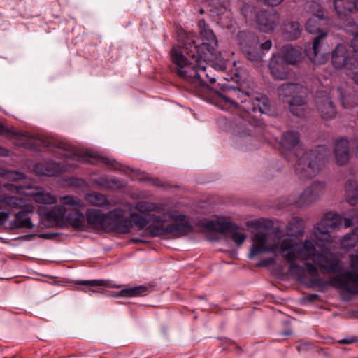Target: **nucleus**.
Masks as SVG:
<instances>
[{
	"label": "nucleus",
	"mask_w": 358,
	"mask_h": 358,
	"mask_svg": "<svg viewBox=\"0 0 358 358\" xmlns=\"http://www.w3.org/2000/svg\"><path fill=\"white\" fill-rule=\"evenodd\" d=\"M134 209L145 215L131 213V222L140 230L148 226L147 231L152 236L171 235L178 237L192 230V227L186 221L185 215L177 212L163 213L166 210L164 203L138 201L135 204Z\"/></svg>",
	"instance_id": "1"
},
{
	"label": "nucleus",
	"mask_w": 358,
	"mask_h": 358,
	"mask_svg": "<svg viewBox=\"0 0 358 358\" xmlns=\"http://www.w3.org/2000/svg\"><path fill=\"white\" fill-rule=\"evenodd\" d=\"M170 55L174 70L182 79L201 86L207 85L208 81L215 83L214 69L208 64L214 59L205 61L203 57L188 59L178 48H172Z\"/></svg>",
	"instance_id": "2"
},
{
	"label": "nucleus",
	"mask_w": 358,
	"mask_h": 358,
	"mask_svg": "<svg viewBox=\"0 0 358 358\" xmlns=\"http://www.w3.org/2000/svg\"><path fill=\"white\" fill-rule=\"evenodd\" d=\"M220 105L223 110L241 109L248 114H262L268 111V99L264 96L253 97L238 88L229 89L220 95Z\"/></svg>",
	"instance_id": "3"
},
{
	"label": "nucleus",
	"mask_w": 358,
	"mask_h": 358,
	"mask_svg": "<svg viewBox=\"0 0 358 358\" xmlns=\"http://www.w3.org/2000/svg\"><path fill=\"white\" fill-rule=\"evenodd\" d=\"M199 33L203 42L198 44L193 38H188L184 47L177 46L189 58H202L206 60L217 59L220 52L217 50V40L213 31L208 27L203 20L198 22Z\"/></svg>",
	"instance_id": "4"
},
{
	"label": "nucleus",
	"mask_w": 358,
	"mask_h": 358,
	"mask_svg": "<svg viewBox=\"0 0 358 358\" xmlns=\"http://www.w3.org/2000/svg\"><path fill=\"white\" fill-rule=\"evenodd\" d=\"M344 28L354 36L352 41L353 53L343 44H338L331 54V63L336 69H352L358 66V48H355L358 41V26L351 18H347Z\"/></svg>",
	"instance_id": "5"
},
{
	"label": "nucleus",
	"mask_w": 358,
	"mask_h": 358,
	"mask_svg": "<svg viewBox=\"0 0 358 358\" xmlns=\"http://www.w3.org/2000/svg\"><path fill=\"white\" fill-rule=\"evenodd\" d=\"M328 152L324 146L304 152L295 164V172L301 179L315 177L324 166Z\"/></svg>",
	"instance_id": "6"
},
{
	"label": "nucleus",
	"mask_w": 358,
	"mask_h": 358,
	"mask_svg": "<svg viewBox=\"0 0 358 358\" xmlns=\"http://www.w3.org/2000/svg\"><path fill=\"white\" fill-rule=\"evenodd\" d=\"M330 285L341 289L350 295L358 294V272L347 271L330 278L328 282L317 276H313L309 280L308 287L325 288Z\"/></svg>",
	"instance_id": "7"
},
{
	"label": "nucleus",
	"mask_w": 358,
	"mask_h": 358,
	"mask_svg": "<svg viewBox=\"0 0 358 358\" xmlns=\"http://www.w3.org/2000/svg\"><path fill=\"white\" fill-rule=\"evenodd\" d=\"M279 251L287 262L296 261L298 259L303 261L308 259L313 261L314 255L317 252L311 241L307 239L303 242L295 243L292 238L282 240Z\"/></svg>",
	"instance_id": "8"
},
{
	"label": "nucleus",
	"mask_w": 358,
	"mask_h": 358,
	"mask_svg": "<svg viewBox=\"0 0 358 358\" xmlns=\"http://www.w3.org/2000/svg\"><path fill=\"white\" fill-rule=\"evenodd\" d=\"M342 217L336 213L328 212L313 229L317 240L327 243L332 242L329 233L335 231L342 224Z\"/></svg>",
	"instance_id": "9"
},
{
	"label": "nucleus",
	"mask_w": 358,
	"mask_h": 358,
	"mask_svg": "<svg viewBox=\"0 0 358 358\" xmlns=\"http://www.w3.org/2000/svg\"><path fill=\"white\" fill-rule=\"evenodd\" d=\"M236 38L248 59L253 62L262 59V55L259 50V40L255 34L248 31H240Z\"/></svg>",
	"instance_id": "10"
},
{
	"label": "nucleus",
	"mask_w": 358,
	"mask_h": 358,
	"mask_svg": "<svg viewBox=\"0 0 358 358\" xmlns=\"http://www.w3.org/2000/svg\"><path fill=\"white\" fill-rule=\"evenodd\" d=\"M327 21H320L313 22V25L315 27V31H308L310 34H319L315 37L312 45H307L305 48V52L308 57L315 64H323L327 59V55L321 52L322 40L326 37L327 32L321 30V26L323 22Z\"/></svg>",
	"instance_id": "11"
},
{
	"label": "nucleus",
	"mask_w": 358,
	"mask_h": 358,
	"mask_svg": "<svg viewBox=\"0 0 358 358\" xmlns=\"http://www.w3.org/2000/svg\"><path fill=\"white\" fill-rule=\"evenodd\" d=\"M203 227L209 231L231 234V239L238 246L241 245L246 238L244 233L238 231V226L232 222L210 220L206 222Z\"/></svg>",
	"instance_id": "12"
},
{
	"label": "nucleus",
	"mask_w": 358,
	"mask_h": 358,
	"mask_svg": "<svg viewBox=\"0 0 358 358\" xmlns=\"http://www.w3.org/2000/svg\"><path fill=\"white\" fill-rule=\"evenodd\" d=\"M124 210L115 209L108 213L106 231L125 234L129 231L131 222L124 216Z\"/></svg>",
	"instance_id": "13"
},
{
	"label": "nucleus",
	"mask_w": 358,
	"mask_h": 358,
	"mask_svg": "<svg viewBox=\"0 0 358 358\" xmlns=\"http://www.w3.org/2000/svg\"><path fill=\"white\" fill-rule=\"evenodd\" d=\"M313 262L320 267V268L328 273H336L341 268V262L339 259L332 253L317 252L313 258Z\"/></svg>",
	"instance_id": "14"
},
{
	"label": "nucleus",
	"mask_w": 358,
	"mask_h": 358,
	"mask_svg": "<svg viewBox=\"0 0 358 358\" xmlns=\"http://www.w3.org/2000/svg\"><path fill=\"white\" fill-rule=\"evenodd\" d=\"M325 191V184L313 182L299 196L296 203L299 206L310 205L320 199Z\"/></svg>",
	"instance_id": "15"
},
{
	"label": "nucleus",
	"mask_w": 358,
	"mask_h": 358,
	"mask_svg": "<svg viewBox=\"0 0 358 358\" xmlns=\"http://www.w3.org/2000/svg\"><path fill=\"white\" fill-rule=\"evenodd\" d=\"M258 29L266 33L273 31L279 24V15L275 11L261 10L255 15Z\"/></svg>",
	"instance_id": "16"
},
{
	"label": "nucleus",
	"mask_w": 358,
	"mask_h": 358,
	"mask_svg": "<svg viewBox=\"0 0 358 358\" xmlns=\"http://www.w3.org/2000/svg\"><path fill=\"white\" fill-rule=\"evenodd\" d=\"M267 240L268 237L266 234L263 232L256 233L252 239L253 244L249 253V257L252 258L254 256L262 252H273L276 254L278 248V245L271 244L266 245Z\"/></svg>",
	"instance_id": "17"
},
{
	"label": "nucleus",
	"mask_w": 358,
	"mask_h": 358,
	"mask_svg": "<svg viewBox=\"0 0 358 358\" xmlns=\"http://www.w3.org/2000/svg\"><path fill=\"white\" fill-rule=\"evenodd\" d=\"M280 145L283 155H286V152H289L295 157H298L302 149L299 147V136L297 132L287 131L285 133L280 141Z\"/></svg>",
	"instance_id": "18"
},
{
	"label": "nucleus",
	"mask_w": 358,
	"mask_h": 358,
	"mask_svg": "<svg viewBox=\"0 0 358 358\" xmlns=\"http://www.w3.org/2000/svg\"><path fill=\"white\" fill-rule=\"evenodd\" d=\"M316 106L323 120H329L336 117V110L329 95L327 92H322L317 96Z\"/></svg>",
	"instance_id": "19"
},
{
	"label": "nucleus",
	"mask_w": 358,
	"mask_h": 358,
	"mask_svg": "<svg viewBox=\"0 0 358 358\" xmlns=\"http://www.w3.org/2000/svg\"><path fill=\"white\" fill-rule=\"evenodd\" d=\"M334 154L336 163L339 166L345 165L350 160V142L345 138H340L334 144Z\"/></svg>",
	"instance_id": "20"
},
{
	"label": "nucleus",
	"mask_w": 358,
	"mask_h": 358,
	"mask_svg": "<svg viewBox=\"0 0 358 358\" xmlns=\"http://www.w3.org/2000/svg\"><path fill=\"white\" fill-rule=\"evenodd\" d=\"M32 213V208H27L17 212L14 215V220L9 222L8 228L10 229H32L34 227V224L29 216V214Z\"/></svg>",
	"instance_id": "21"
},
{
	"label": "nucleus",
	"mask_w": 358,
	"mask_h": 358,
	"mask_svg": "<svg viewBox=\"0 0 358 358\" xmlns=\"http://www.w3.org/2000/svg\"><path fill=\"white\" fill-rule=\"evenodd\" d=\"M309 12L312 16L308 19L306 24L307 31H315V27L313 25V22L320 21H328V17L324 14V10L321 5L316 1H311L308 5Z\"/></svg>",
	"instance_id": "22"
},
{
	"label": "nucleus",
	"mask_w": 358,
	"mask_h": 358,
	"mask_svg": "<svg viewBox=\"0 0 358 358\" xmlns=\"http://www.w3.org/2000/svg\"><path fill=\"white\" fill-rule=\"evenodd\" d=\"M269 68L272 76L276 80L287 79L290 71L289 65L277 56L271 59Z\"/></svg>",
	"instance_id": "23"
},
{
	"label": "nucleus",
	"mask_w": 358,
	"mask_h": 358,
	"mask_svg": "<svg viewBox=\"0 0 358 358\" xmlns=\"http://www.w3.org/2000/svg\"><path fill=\"white\" fill-rule=\"evenodd\" d=\"M306 97V89L303 87L302 92H297L292 96L289 101L290 112L297 117H306L305 103Z\"/></svg>",
	"instance_id": "24"
},
{
	"label": "nucleus",
	"mask_w": 358,
	"mask_h": 358,
	"mask_svg": "<svg viewBox=\"0 0 358 358\" xmlns=\"http://www.w3.org/2000/svg\"><path fill=\"white\" fill-rule=\"evenodd\" d=\"M26 189L31 190L30 192L26 193V195L33 197L36 203L50 205L57 202V199L54 195L38 187L27 186Z\"/></svg>",
	"instance_id": "25"
},
{
	"label": "nucleus",
	"mask_w": 358,
	"mask_h": 358,
	"mask_svg": "<svg viewBox=\"0 0 358 358\" xmlns=\"http://www.w3.org/2000/svg\"><path fill=\"white\" fill-rule=\"evenodd\" d=\"M108 213L105 214L100 210L90 209L86 212V220L89 224L96 228L106 230Z\"/></svg>",
	"instance_id": "26"
},
{
	"label": "nucleus",
	"mask_w": 358,
	"mask_h": 358,
	"mask_svg": "<svg viewBox=\"0 0 358 358\" xmlns=\"http://www.w3.org/2000/svg\"><path fill=\"white\" fill-rule=\"evenodd\" d=\"M334 6L341 18L348 16L354 10H358V0H334Z\"/></svg>",
	"instance_id": "27"
},
{
	"label": "nucleus",
	"mask_w": 358,
	"mask_h": 358,
	"mask_svg": "<svg viewBox=\"0 0 358 358\" xmlns=\"http://www.w3.org/2000/svg\"><path fill=\"white\" fill-rule=\"evenodd\" d=\"M282 59L283 62L289 64H296L302 57L301 49L294 48L292 45H286L283 48L281 55L277 56Z\"/></svg>",
	"instance_id": "28"
},
{
	"label": "nucleus",
	"mask_w": 358,
	"mask_h": 358,
	"mask_svg": "<svg viewBox=\"0 0 358 358\" xmlns=\"http://www.w3.org/2000/svg\"><path fill=\"white\" fill-rule=\"evenodd\" d=\"M345 199L351 206L358 203V186L355 180H348L345 183Z\"/></svg>",
	"instance_id": "29"
},
{
	"label": "nucleus",
	"mask_w": 358,
	"mask_h": 358,
	"mask_svg": "<svg viewBox=\"0 0 358 358\" xmlns=\"http://www.w3.org/2000/svg\"><path fill=\"white\" fill-rule=\"evenodd\" d=\"M66 211V208L63 205L56 206L45 214V218L48 222L59 224L63 222Z\"/></svg>",
	"instance_id": "30"
},
{
	"label": "nucleus",
	"mask_w": 358,
	"mask_h": 358,
	"mask_svg": "<svg viewBox=\"0 0 358 358\" xmlns=\"http://www.w3.org/2000/svg\"><path fill=\"white\" fill-rule=\"evenodd\" d=\"M1 203L15 209L28 207V201L24 197L17 196H5L1 199Z\"/></svg>",
	"instance_id": "31"
},
{
	"label": "nucleus",
	"mask_w": 358,
	"mask_h": 358,
	"mask_svg": "<svg viewBox=\"0 0 358 358\" xmlns=\"http://www.w3.org/2000/svg\"><path fill=\"white\" fill-rule=\"evenodd\" d=\"M66 220L73 228L78 230H85V217L83 214L78 210L73 209L71 213L67 215Z\"/></svg>",
	"instance_id": "32"
},
{
	"label": "nucleus",
	"mask_w": 358,
	"mask_h": 358,
	"mask_svg": "<svg viewBox=\"0 0 358 358\" xmlns=\"http://www.w3.org/2000/svg\"><path fill=\"white\" fill-rule=\"evenodd\" d=\"M303 90V85L292 83L282 84L278 90L279 95L285 97H292L297 92H302Z\"/></svg>",
	"instance_id": "33"
},
{
	"label": "nucleus",
	"mask_w": 358,
	"mask_h": 358,
	"mask_svg": "<svg viewBox=\"0 0 358 358\" xmlns=\"http://www.w3.org/2000/svg\"><path fill=\"white\" fill-rule=\"evenodd\" d=\"M85 200L92 206L99 207H106L110 206V202L105 195L92 192L85 195Z\"/></svg>",
	"instance_id": "34"
},
{
	"label": "nucleus",
	"mask_w": 358,
	"mask_h": 358,
	"mask_svg": "<svg viewBox=\"0 0 358 358\" xmlns=\"http://www.w3.org/2000/svg\"><path fill=\"white\" fill-rule=\"evenodd\" d=\"M148 291V287L144 285H139L122 289L119 292L118 296L122 297H136L145 295Z\"/></svg>",
	"instance_id": "35"
},
{
	"label": "nucleus",
	"mask_w": 358,
	"mask_h": 358,
	"mask_svg": "<svg viewBox=\"0 0 358 358\" xmlns=\"http://www.w3.org/2000/svg\"><path fill=\"white\" fill-rule=\"evenodd\" d=\"M89 155L94 160L90 161L92 164H103L110 169L117 170L120 167V164L115 160L104 156H100L96 153H91Z\"/></svg>",
	"instance_id": "36"
},
{
	"label": "nucleus",
	"mask_w": 358,
	"mask_h": 358,
	"mask_svg": "<svg viewBox=\"0 0 358 358\" xmlns=\"http://www.w3.org/2000/svg\"><path fill=\"white\" fill-rule=\"evenodd\" d=\"M0 135L6 136L8 138L18 137L19 139L22 141V143H20V145L25 148H29L28 143L24 141H30L31 138H27V136L21 135L20 134L13 131L11 129L5 127L1 123H0Z\"/></svg>",
	"instance_id": "37"
},
{
	"label": "nucleus",
	"mask_w": 358,
	"mask_h": 358,
	"mask_svg": "<svg viewBox=\"0 0 358 358\" xmlns=\"http://www.w3.org/2000/svg\"><path fill=\"white\" fill-rule=\"evenodd\" d=\"M358 243V227H356L353 231L344 236L343 238L341 245L342 248L349 250L354 248Z\"/></svg>",
	"instance_id": "38"
},
{
	"label": "nucleus",
	"mask_w": 358,
	"mask_h": 358,
	"mask_svg": "<svg viewBox=\"0 0 358 358\" xmlns=\"http://www.w3.org/2000/svg\"><path fill=\"white\" fill-rule=\"evenodd\" d=\"M240 13L246 22L250 21L255 16V7L249 3L242 1L239 6Z\"/></svg>",
	"instance_id": "39"
},
{
	"label": "nucleus",
	"mask_w": 358,
	"mask_h": 358,
	"mask_svg": "<svg viewBox=\"0 0 358 358\" xmlns=\"http://www.w3.org/2000/svg\"><path fill=\"white\" fill-rule=\"evenodd\" d=\"M0 176L12 182L20 181L25 178V175L22 172L6 169L0 170Z\"/></svg>",
	"instance_id": "40"
},
{
	"label": "nucleus",
	"mask_w": 358,
	"mask_h": 358,
	"mask_svg": "<svg viewBox=\"0 0 358 358\" xmlns=\"http://www.w3.org/2000/svg\"><path fill=\"white\" fill-rule=\"evenodd\" d=\"M209 6L218 10H228L230 7V0H206Z\"/></svg>",
	"instance_id": "41"
},
{
	"label": "nucleus",
	"mask_w": 358,
	"mask_h": 358,
	"mask_svg": "<svg viewBox=\"0 0 358 358\" xmlns=\"http://www.w3.org/2000/svg\"><path fill=\"white\" fill-rule=\"evenodd\" d=\"M60 201L62 203V205L64 206H69L73 207H78L81 206L80 200L78 197L73 196H62L60 199Z\"/></svg>",
	"instance_id": "42"
},
{
	"label": "nucleus",
	"mask_w": 358,
	"mask_h": 358,
	"mask_svg": "<svg viewBox=\"0 0 358 358\" xmlns=\"http://www.w3.org/2000/svg\"><path fill=\"white\" fill-rule=\"evenodd\" d=\"M301 26L297 22H292L289 24L288 31L291 39H296L301 31Z\"/></svg>",
	"instance_id": "43"
},
{
	"label": "nucleus",
	"mask_w": 358,
	"mask_h": 358,
	"mask_svg": "<svg viewBox=\"0 0 358 358\" xmlns=\"http://www.w3.org/2000/svg\"><path fill=\"white\" fill-rule=\"evenodd\" d=\"M295 261L289 262L290 263L289 266V271L292 275L299 277L304 274L305 269L303 266L294 262Z\"/></svg>",
	"instance_id": "44"
},
{
	"label": "nucleus",
	"mask_w": 358,
	"mask_h": 358,
	"mask_svg": "<svg viewBox=\"0 0 358 358\" xmlns=\"http://www.w3.org/2000/svg\"><path fill=\"white\" fill-rule=\"evenodd\" d=\"M79 284L93 288L96 287L103 286L105 285V281L99 280H83L80 281Z\"/></svg>",
	"instance_id": "45"
},
{
	"label": "nucleus",
	"mask_w": 358,
	"mask_h": 358,
	"mask_svg": "<svg viewBox=\"0 0 358 358\" xmlns=\"http://www.w3.org/2000/svg\"><path fill=\"white\" fill-rule=\"evenodd\" d=\"M304 266V269L306 271L307 273L311 277L317 276L319 275L317 268L312 263L306 262L305 263Z\"/></svg>",
	"instance_id": "46"
},
{
	"label": "nucleus",
	"mask_w": 358,
	"mask_h": 358,
	"mask_svg": "<svg viewBox=\"0 0 358 358\" xmlns=\"http://www.w3.org/2000/svg\"><path fill=\"white\" fill-rule=\"evenodd\" d=\"M343 222L345 228H349L354 224H358V213H355L352 218H345Z\"/></svg>",
	"instance_id": "47"
},
{
	"label": "nucleus",
	"mask_w": 358,
	"mask_h": 358,
	"mask_svg": "<svg viewBox=\"0 0 358 358\" xmlns=\"http://www.w3.org/2000/svg\"><path fill=\"white\" fill-rule=\"evenodd\" d=\"M98 183L99 185L105 187H112V186L110 185V183H113L115 185H117V181L115 180H113V179H111L110 180H109L107 178H101L99 180Z\"/></svg>",
	"instance_id": "48"
},
{
	"label": "nucleus",
	"mask_w": 358,
	"mask_h": 358,
	"mask_svg": "<svg viewBox=\"0 0 358 358\" xmlns=\"http://www.w3.org/2000/svg\"><path fill=\"white\" fill-rule=\"evenodd\" d=\"M350 266L353 270L352 271H357L358 272V257L357 255H352L350 256Z\"/></svg>",
	"instance_id": "49"
},
{
	"label": "nucleus",
	"mask_w": 358,
	"mask_h": 358,
	"mask_svg": "<svg viewBox=\"0 0 358 358\" xmlns=\"http://www.w3.org/2000/svg\"><path fill=\"white\" fill-rule=\"evenodd\" d=\"M3 186L7 190L15 191L17 193H24L23 188L21 186H15L12 184H5Z\"/></svg>",
	"instance_id": "50"
},
{
	"label": "nucleus",
	"mask_w": 358,
	"mask_h": 358,
	"mask_svg": "<svg viewBox=\"0 0 358 358\" xmlns=\"http://www.w3.org/2000/svg\"><path fill=\"white\" fill-rule=\"evenodd\" d=\"M275 261L274 257H271L268 259H264L261 260V262L257 265V266L261 267H266L272 264H273Z\"/></svg>",
	"instance_id": "51"
},
{
	"label": "nucleus",
	"mask_w": 358,
	"mask_h": 358,
	"mask_svg": "<svg viewBox=\"0 0 358 358\" xmlns=\"http://www.w3.org/2000/svg\"><path fill=\"white\" fill-rule=\"evenodd\" d=\"M10 216V213L1 211L0 212V227L3 226L7 221Z\"/></svg>",
	"instance_id": "52"
},
{
	"label": "nucleus",
	"mask_w": 358,
	"mask_h": 358,
	"mask_svg": "<svg viewBox=\"0 0 358 358\" xmlns=\"http://www.w3.org/2000/svg\"><path fill=\"white\" fill-rule=\"evenodd\" d=\"M272 42L271 40H266L265 42L260 44V48L263 50L268 51L271 48Z\"/></svg>",
	"instance_id": "53"
},
{
	"label": "nucleus",
	"mask_w": 358,
	"mask_h": 358,
	"mask_svg": "<svg viewBox=\"0 0 358 358\" xmlns=\"http://www.w3.org/2000/svg\"><path fill=\"white\" fill-rule=\"evenodd\" d=\"M358 341V339L355 337H350L347 338H343L340 340L338 342L341 344H352Z\"/></svg>",
	"instance_id": "54"
},
{
	"label": "nucleus",
	"mask_w": 358,
	"mask_h": 358,
	"mask_svg": "<svg viewBox=\"0 0 358 358\" xmlns=\"http://www.w3.org/2000/svg\"><path fill=\"white\" fill-rule=\"evenodd\" d=\"M284 0H264L266 4L271 6H277L280 5Z\"/></svg>",
	"instance_id": "55"
},
{
	"label": "nucleus",
	"mask_w": 358,
	"mask_h": 358,
	"mask_svg": "<svg viewBox=\"0 0 358 358\" xmlns=\"http://www.w3.org/2000/svg\"><path fill=\"white\" fill-rule=\"evenodd\" d=\"M350 78L354 80V82L358 85V71L352 72L350 74Z\"/></svg>",
	"instance_id": "56"
},
{
	"label": "nucleus",
	"mask_w": 358,
	"mask_h": 358,
	"mask_svg": "<svg viewBox=\"0 0 358 358\" xmlns=\"http://www.w3.org/2000/svg\"><path fill=\"white\" fill-rule=\"evenodd\" d=\"M0 155H1V156H7V155H8V150L0 147Z\"/></svg>",
	"instance_id": "57"
},
{
	"label": "nucleus",
	"mask_w": 358,
	"mask_h": 358,
	"mask_svg": "<svg viewBox=\"0 0 358 358\" xmlns=\"http://www.w3.org/2000/svg\"><path fill=\"white\" fill-rule=\"evenodd\" d=\"M318 295L317 294H310L308 296V299L310 300V301H313V300H315L317 299H318Z\"/></svg>",
	"instance_id": "58"
},
{
	"label": "nucleus",
	"mask_w": 358,
	"mask_h": 358,
	"mask_svg": "<svg viewBox=\"0 0 358 358\" xmlns=\"http://www.w3.org/2000/svg\"><path fill=\"white\" fill-rule=\"evenodd\" d=\"M305 348H306V345H301L299 346V347L297 348V349H298V351H299V352H301V350H303Z\"/></svg>",
	"instance_id": "59"
},
{
	"label": "nucleus",
	"mask_w": 358,
	"mask_h": 358,
	"mask_svg": "<svg viewBox=\"0 0 358 358\" xmlns=\"http://www.w3.org/2000/svg\"><path fill=\"white\" fill-rule=\"evenodd\" d=\"M158 182V180H155V181L154 182V185H159V183H158V182Z\"/></svg>",
	"instance_id": "60"
},
{
	"label": "nucleus",
	"mask_w": 358,
	"mask_h": 358,
	"mask_svg": "<svg viewBox=\"0 0 358 358\" xmlns=\"http://www.w3.org/2000/svg\"><path fill=\"white\" fill-rule=\"evenodd\" d=\"M199 12H200V13H203V10L201 9Z\"/></svg>",
	"instance_id": "61"
},
{
	"label": "nucleus",
	"mask_w": 358,
	"mask_h": 358,
	"mask_svg": "<svg viewBox=\"0 0 358 358\" xmlns=\"http://www.w3.org/2000/svg\"><path fill=\"white\" fill-rule=\"evenodd\" d=\"M90 291L96 292L94 289H91Z\"/></svg>",
	"instance_id": "62"
},
{
	"label": "nucleus",
	"mask_w": 358,
	"mask_h": 358,
	"mask_svg": "<svg viewBox=\"0 0 358 358\" xmlns=\"http://www.w3.org/2000/svg\"><path fill=\"white\" fill-rule=\"evenodd\" d=\"M358 358V357H357Z\"/></svg>",
	"instance_id": "63"
}]
</instances>
